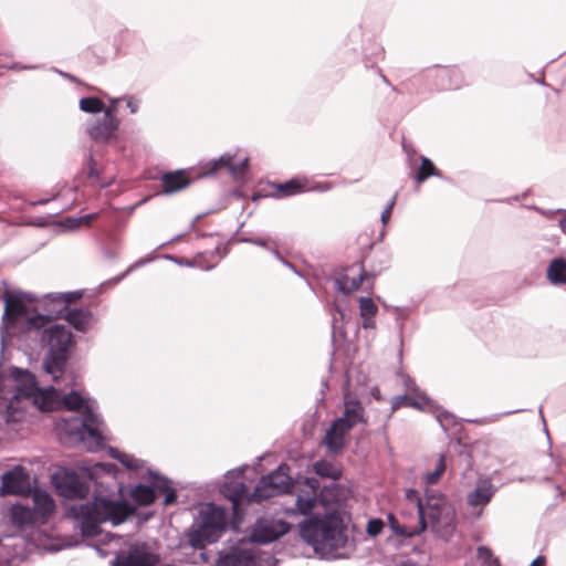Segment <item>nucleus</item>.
Here are the masks:
<instances>
[{"label":"nucleus","mask_w":566,"mask_h":566,"mask_svg":"<svg viewBox=\"0 0 566 566\" xmlns=\"http://www.w3.org/2000/svg\"><path fill=\"white\" fill-rule=\"evenodd\" d=\"M395 201H396V196L391 199V201L389 202L388 207L382 211V213H381V221L384 223H387V221L390 219L391 210L394 208Z\"/></svg>","instance_id":"48"},{"label":"nucleus","mask_w":566,"mask_h":566,"mask_svg":"<svg viewBox=\"0 0 566 566\" xmlns=\"http://www.w3.org/2000/svg\"><path fill=\"white\" fill-rule=\"evenodd\" d=\"M439 78L447 81L446 90H458L463 84V76L457 69H443L440 71Z\"/></svg>","instance_id":"36"},{"label":"nucleus","mask_w":566,"mask_h":566,"mask_svg":"<svg viewBox=\"0 0 566 566\" xmlns=\"http://www.w3.org/2000/svg\"><path fill=\"white\" fill-rule=\"evenodd\" d=\"M117 102H118V99H113L111 106L106 108V109H112V115H115Z\"/></svg>","instance_id":"53"},{"label":"nucleus","mask_w":566,"mask_h":566,"mask_svg":"<svg viewBox=\"0 0 566 566\" xmlns=\"http://www.w3.org/2000/svg\"><path fill=\"white\" fill-rule=\"evenodd\" d=\"M97 426V416L90 406H86L83 412V421L76 430V436L88 451H96L104 447V438Z\"/></svg>","instance_id":"7"},{"label":"nucleus","mask_w":566,"mask_h":566,"mask_svg":"<svg viewBox=\"0 0 566 566\" xmlns=\"http://www.w3.org/2000/svg\"><path fill=\"white\" fill-rule=\"evenodd\" d=\"M87 165H88L87 177L88 178H97L98 172L96 170V163L91 155L88 156Z\"/></svg>","instance_id":"47"},{"label":"nucleus","mask_w":566,"mask_h":566,"mask_svg":"<svg viewBox=\"0 0 566 566\" xmlns=\"http://www.w3.org/2000/svg\"><path fill=\"white\" fill-rule=\"evenodd\" d=\"M122 463L127 468H133L130 462L122 461Z\"/></svg>","instance_id":"55"},{"label":"nucleus","mask_w":566,"mask_h":566,"mask_svg":"<svg viewBox=\"0 0 566 566\" xmlns=\"http://www.w3.org/2000/svg\"><path fill=\"white\" fill-rule=\"evenodd\" d=\"M81 111L90 114H96L104 111V103L98 97H84L80 99Z\"/></svg>","instance_id":"41"},{"label":"nucleus","mask_w":566,"mask_h":566,"mask_svg":"<svg viewBox=\"0 0 566 566\" xmlns=\"http://www.w3.org/2000/svg\"><path fill=\"white\" fill-rule=\"evenodd\" d=\"M313 468H314L315 473L323 478L338 480L342 475V472L339 469H337L334 464H332L331 462L325 461V460L315 462Z\"/></svg>","instance_id":"37"},{"label":"nucleus","mask_w":566,"mask_h":566,"mask_svg":"<svg viewBox=\"0 0 566 566\" xmlns=\"http://www.w3.org/2000/svg\"><path fill=\"white\" fill-rule=\"evenodd\" d=\"M274 195L277 198L295 196L310 190L308 180L306 178H292L285 182L274 184Z\"/></svg>","instance_id":"22"},{"label":"nucleus","mask_w":566,"mask_h":566,"mask_svg":"<svg viewBox=\"0 0 566 566\" xmlns=\"http://www.w3.org/2000/svg\"><path fill=\"white\" fill-rule=\"evenodd\" d=\"M319 482L315 478H305L304 480H297L294 482L290 493L296 496L294 513L302 515H308L315 509L317 502H321L323 506L327 505L325 493L329 491L328 488L318 494Z\"/></svg>","instance_id":"4"},{"label":"nucleus","mask_w":566,"mask_h":566,"mask_svg":"<svg viewBox=\"0 0 566 566\" xmlns=\"http://www.w3.org/2000/svg\"><path fill=\"white\" fill-rule=\"evenodd\" d=\"M216 566H256V554L252 549L235 548L221 555Z\"/></svg>","instance_id":"17"},{"label":"nucleus","mask_w":566,"mask_h":566,"mask_svg":"<svg viewBox=\"0 0 566 566\" xmlns=\"http://www.w3.org/2000/svg\"><path fill=\"white\" fill-rule=\"evenodd\" d=\"M51 318L49 316L44 315H36L31 318H29V324L34 328H42L44 327Z\"/></svg>","instance_id":"45"},{"label":"nucleus","mask_w":566,"mask_h":566,"mask_svg":"<svg viewBox=\"0 0 566 566\" xmlns=\"http://www.w3.org/2000/svg\"><path fill=\"white\" fill-rule=\"evenodd\" d=\"M33 403L42 411L55 410L61 405L60 391L54 387H49L46 389L39 388Z\"/></svg>","instance_id":"21"},{"label":"nucleus","mask_w":566,"mask_h":566,"mask_svg":"<svg viewBox=\"0 0 566 566\" xmlns=\"http://www.w3.org/2000/svg\"><path fill=\"white\" fill-rule=\"evenodd\" d=\"M67 358V354L49 352L44 360V369L52 376L53 381H57L64 374Z\"/></svg>","instance_id":"24"},{"label":"nucleus","mask_w":566,"mask_h":566,"mask_svg":"<svg viewBox=\"0 0 566 566\" xmlns=\"http://www.w3.org/2000/svg\"><path fill=\"white\" fill-rule=\"evenodd\" d=\"M302 537L318 549H336L345 543L342 527L335 518H308L300 525Z\"/></svg>","instance_id":"3"},{"label":"nucleus","mask_w":566,"mask_h":566,"mask_svg":"<svg viewBox=\"0 0 566 566\" xmlns=\"http://www.w3.org/2000/svg\"><path fill=\"white\" fill-rule=\"evenodd\" d=\"M97 217L96 213H91V214H86V216H83L81 217V222L85 223V224H90L93 220H95Z\"/></svg>","instance_id":"52"},{"label":"nucleus","mask_w":566,"mask_h":566,"mask_svg":"<svg viewBox=\"0 0 566 566\" xmlns=\"http://www.w3.org/2000/svg\"><path fill=\"white\" fill-rule=\"evenodd\" d=\"M132 497L139 505H150L155 502L156 499L155 490L151 486L138 484L132 491Z\"/></svg>","instance_id":"35"},{"label":"nucleus","mask_w":566,"mask_h":566,"mask_svg":"<svg viewBox=\"0 0 566 566\" xmlns=\"http://www.w3.org/2000/svg\"><path fill=\"white\" fill-rule=\"evenodd\" d=\"M61 405L71 411H78L81 409L84 411L87 406L85 405L83 397L77 391H71L70 394L64 395L61 399Z\"/></svg>","instance_id":"39"},{"label":"nucleus","mask_w":566,"mask_h":566,"mask_svg":"<svg viewBox=\"0 0 566 566\" xmlns=\"http://www.w3.org/2000/svg\"><path fill=\"white\" fill-rule=\"evenodd\" d=\"M347 432L348 430L343 427V420H335L324 438L326 447L333 452L342 450L344 437Z\"/></svg>","instance_id":"25"},{"label":"nucleus","mask_w":566,"mask_h":566,"mask_svg":"<svg viewBox=\"0 0 566 566\" xmlns=\"http://www.w3.org/2000/svg\"><path fill=\"white\" fill-rule=\"evenodd\" d=\"M83 296V293L81 291H74V292H67V293H60V294H49L46 296V300L51 301L52 303H57L63 305V307L60 310V313L71 311L69 308V305L72 303H75Z\"/></svg>","instance_id":"33"},{"label":"nucleus","mask_w":566,"mask_h":566,"mask_svg":"<svg viewBox=\"0 0 566 566\" xmlns=\"http://www.w3.org/2000/svg\"><path fill=\"white\" fill-rule=\"evenodd\" d=\"M134 510L122 501H113L95 496L93 501L74 504L69 509V514L80 524L82 534L94 537L101 533L99 525L111 522L118 525L132 515Z\"/></svg>","instance_id":"1"},{"label":"nucleus","mask_w":566,"mask_h":566,"mask_svg":"<svg viewBox=\"0 0 566 566\" xmlns=\"http://www.w3.org/2000/svg\"><path fill=\"white\" fill-rule=\"evenodd\" d=\"M376 273H370L365 270L363 263H354L343 270L336 279V285L339 291L349 294L359 290L364 282H367V290L374 289V281Z\"/></svg>","instance_id":"6"},{"label":"nucleus","mask_w":566,"mask_h":566,"mask_svg":"<svg viewBox=\"0 0 566 566\" xmlns=\"http://www.w3.org/2000/svg\"><path fill=\"white\" fill-rule=\"evenodd\" d=\"M378 312V307L375 302L370 297H360L359 298V314L363 318V327L364 328H374L375 321L374 317Z\"/></svg>","instance_id":"31"},{"label":"nucleus","mask_w":566,"mask_h":566,"mask_svg":"<svg viewBox=\"0 0 566 566\" xmlns=\"http://www.w3.org/2000/svg\"><path fill=\"white\" fill-rule=\"evenodd\" d=\"M289 471V465L283 463L269 475L262 476L249 500L261 502L277 494L290 493L294 482Z\"/></svg>","instance_id":"5"},{"label":"nucleus","mask_w":566,"mask_h":566,"mask_svg":"<svg viewBox=\"0 0 566 566\" xmlns=\"http://www.w3.org/2000/svg\"><path fill=\"white\" fill-rule=\"evenodd\" d=\"M11 518L13 524L18 526L33 525L39 520L34 510L23 505H13L11 507Z\"/></svg>","instance_id":"28"},{"label":"nucleus","mask_w":566,"mask_h":566,"mask_svg":"<svg viewBox=\"0 0 566 566\" xmlns=\"http://www.w3.org/2000/svg\"><path fill=\"white\" fill-rule=\"evenodd\" d=\"M407 390L411 391L412 395H398L391 400V411L395 412L401 407H411L415 409H423L428 405V398L424 394L417 391L416 385L412 380H407Z\"/></svg>","instance_id":"14"},{"label":"nucleus","mask_w":566,"mask_h":566,"mask_svg":"<svg viewBox=\"0 0 566 566\" xmlns=\"http://www.w3.org/2000/svg\"><path fill=\"white\" fill-rule=\"evenodd\" d=\"M289 530L290 525L284 521L259 518L252 528L250 541L259 544L271 543L286 534Z\"/></svg>","instance_id":"8"},{"label":"nucleus","mask_w":566,"mask_h":566,"mask_svg":"<svg viewBox=\"0 0 566 566\" xmlns=\"http://www.w3.org/2000/svg\"><path fill=\"white\" fill-rule=\"evenodd\" d=\"M118 127L119 119L112 115V109H105L103 117L90 126L88 135L96 143H107L117 137Z\"/></svg>","instance_id":"12"},{"label":"nucleus","mask_w":566,"mask_h":566,"mask_svg":"<svg viewBox=\"0 0 566 566\" xmlns=\"http://www.w3.org/2000/svg\"><path fill=\"white\" fill-rule=\"evenodd\" d=\"M127 107L130 109V113L135 114L139 107V101L135 97L127 98Z\"/></svg>","instance_id":"50"},{"label":"nucleus","mask_w":566,"mask_h":566,"mask_svg":"<svg viewBox=\"0 0 566 566\" xmlns=\"http://www.w3.org/2000/svg\"><path fill=\"white\" fill-rule=\"evenodd\" d=\"M189 544L197 549L212 543V503L206 505L202 521L195 522L187 533Z\"/></svg>","instance_id":"10"},{"label":"nucleus","mask_w":566,"mask_h":566,"mask_svg":"<svg viewBox=\"0 0 566 566\" xmlns=\"http://www.w3.org/2000/svg\"><path fill=\"white\" fill-rule=\"evenodd\" d=\"M59 490L67 499H83L87 495L90 488L76 473H66L59 483Z\"/></svg>","instance_id":"15"},{"label":"nucleus","mask_w":566,"mask_h":566,"mask_svg":"<svg viewBox=\"0 0 566 566\" xmlns=\"http://www.w3.org/2000/svg\"><path fill=\"white\" fill-rule=\"evenodd\" d=\"M165 494H166V496H165L164 505H170L176 502L177 494L174 489L168 490V492H166Z\"/></svg>","instance_id":"49"},{"label":"nucleus","mask_w":566,"mask_h":566,"mask_svg":"<svg viewBox=\"0 0 566 566\" xmlns=\"http://www.w3.org/2000/svg\"><path fill=\"white\" fill-rule=\"evenodd\" d=\"M418 515L419 521L416 526L401 525L392 514L388 515V523L395 534L403 537H413L421 534L427 528V523L424 522V510L421 500L418 501Z\"/></svg>","instance_id":"16"},{"label":"nucleus","mask_w":566,"mask_h":566,"mask_svg":"<svg viewBox=\"0 0 566 566\" xmlns=\"http://www.w3.org/2000/svg\"><path fill=\"white\" fill-rule=\"evenodd\" d=\"M42 340L49 346V352L67 354L73 344V335L63 325H52L44 329Z\"/></svg>","instance_id":"13"},{"label":"nucleus","mask_w":566,"mask_h":566,"mask_svg":"<svg viewBox=\"0 0 566 566\" xmlns=\"http://www.w3.org/2000/svg\"><path fill=\"white\" fill-rule=\"evenodd\" d=\"M495 493V488L490 481H482L478 483L475 489L468 493L467 495V503L469 506L476 507L482 506L484 507L490 503L493 495Z\"/></svg>","instance_id":"20"},{"label":"nucleus","mask_w":566,"mask_h":566,"mask_svg":"<svg viewBox=\"0 0 566 566\" xmlns=\"http://www.w3.org/2000/svg\"><path fill=\"white\" fill-rule=\"evenodd\" d=\"M423 504L424 518L428 517L432 532L444 541H449L457 531V513L454 505L436 491L426 492Z\"/></svg>","instance_id":"2"},{"label":"nucleus","mask_w":566,"mask_h":566,"mask_svg":"<svg viewBox=\"0 0 566 566\" xmlns=\"http://www.w3.org/2000/svg\"><path fill=\"white\" fill-rule=\"evenodd\" d=\"M27 305L18 296L8 294L6 297V307L3 322L8 328L13 327L17 321L27 314Z\"/></svg>","instance_id":"19"},{"label":"nucleus","mask_w":566,"mask_h":566,"mask_svg":"<svg viewBox=\"0 0 566 566\" xmlns=\"http://www.w3.org/2000/svg\"><path fill=\"white\" fill-rule=\"evenodd\" d=\"M446 469H447L446 458H444V455H440L439 460L436 463L433 471L428 472L424 475L423 480H424L426 484H428V485L437 484L440 481L443 473L446 472Z\"/></svg>","instance_id":"40"},{"label":"nucleus","mask_w":566,"mask_h":566,"mask_svg":"<svg viewBox=\"0 0 566 566\" xmlns=\"http://www.w3.org/2000/svg\"><path fill=\"white\" fill-rule=\"evenodd\" d=\"M440 172L434 164L427 157H421V165L416 175V181L422 184L431 176H439Z\"/></svg>","instance_id":"38"},{"label":"nucleus","mask_w":566,"mask_h":566,"mask_svg":"<svg viewBox=\"0 0 566 566\" xmlns=\"http://www.w3.org/2000/svg\"><path fill=\"white\" fill-rule=\"evenodd\" d=\"M223 493L231 501L232 509L237 512L239 504L247 497V488L242 482H234L231 488L227 486Z\"/></svg>","instance_id":"34"},{"label":"nucleus","mask_w":566,"mask_h":566,"mask_svg":"<svg viewBox=\"0 0 566 566\" xmlns=\"http://www.w3.org/2000/svg\"><path fill=\"white\" fill-rule=\"evenodd\" d=\"M226 527V511L222 507L214 505V537L218 533L222 532ZM217 538H214V542Z\"/></svg>","instance_id":"42"},{"label":"nucleus","mask_w":566,"mask_h":566,"mask_svg":"<svg viewBox=\"0 0 566 566\" xmlns=\"http://www.w3.org/2000/svg\"><path fill=\"white\" fill-rule=\"evenodd\" d=\"M39 387L36 386L35 377L28 373H23L22 382L17 386L14 398H32L34 400Z\"/></svg>","instance_id":"30"},{"label":"nucleus","mask_w":566,"mask_h":566,"mask_svg":"<svg viewBox=\"0 0 566 566\" xmlns=\"http://www.w3.org/2000/svg\"><path fill=\"white\" fill-rule=\"evenodd\" d=\"M158 563L159 556L149 552L145 545H132L115 557L113 566H156Z\"/></svg>","instance_id":"9"},{"label":"nucleus","mask_w":566,"mask_h":566,"mask_svg":"<svg viewBox=\"0 0 566 566\" xmlns=\"http://www.w3.org/2000/svg\"><path fill=\"white\" fill-rule=\"evenodd\" d=\"M559 227L562 231L566 234V217L559 221Z\"/></svg>","instance_id":"54"},{"label":"nucleus","mask_w":566,"mask_h":566,"mask_svg":"<svg viewBox=\"0 0 566 566\" xmlns=\"http://www.w3.org/2000/svg\"><path fill=\"white\" fill-rule=\"evenodd\" d=\"M34 501V511L36 512V517L45 518L50 516L55 509V504L53 499L48 493L36 492L33 496Z\"/></svg>","instance_id":"32"},{"label":"nucleus","mask_w":566,"mask_h":566,"mask_svg":"<svg viewBox=\"0 0 566 566\" xmlns=\"http://www.w3.org/2000/svg\"><path fill=\"white\" fill-rule=\"evenodd\" d=\"M478 557L485 563H489L490 566H500V562L496 557L493 556L492 551L486 546H479L478 549Z\"/></svg>","instance_id":"43"},{"label":"nucleus","mask_w":566,"mask_h":566,"mask_svg":"<svg viewBox=\"0 0 566 566\" xmlns=\"http://www.w3.org/2000/svg\"><path fill=\"white\" fill-rule=\"evenodd\" d=\"M1 482L0 493L2 495H22L29 493L31 490L29 474L21 465L4 472L1 476Z\"/></svg>","instance_id":"11"},{"label":"nucleus","mask_w":566,"mask_h":566,"mask_svg":"<svg viewBox=\"0 0 566 566\" xmlns=\"http://www.w3.org/2000/svg\"><path fill=\"white\" fill-rule=\"evenodd\" d=\"M345 430H350L356 423L363 420V407L359 401L350 400L345 402V412L342 418Z\"/></svg>","instance_id":"27"},{"label":"nucleus","mask_w":566,"mask_h":566,"mask_svg":"<svg viewBox=\"0 0 566 566\" xmlns=\"http://www.w3.org/2000/svg\"><path fill=\"white\" fill-rule=\"evenodd\" d=\"M63 317L78 332H86L93 321V314L87 308H74L63 314Z\"/></svg>","instance_id":"23"},{"label":"nucleus","mask_w":566,"mask_h":566,"mask_svg":"<svg viewBox=\"0 0 566 566\" xmlns=\"http://www.w3.org/2000/svg\"><path fill=\"white\" fill-rule=\"evenodd\" d=\"M155 489H157L159 492L166 493L168 490H171V485L169 480L167 479H158L155 481Z\"/></svg>","instance_id":"46"},{"label":"nucleus","mask_w":566,"mask_h":566,"mask_svg":"<svg viewBox=\"0 0 566 566\" xmlns=\"http://www.w3.org/2000/svg\"><path fill=\"white\" fill-rule=\"evenodd\" d=\"M384 528V522L379 518L370 520L367 524V533L371 536H377Z\"/></svg>","instance_id":"44"},{"label":"nucleus","mask_w":566,"mask_h":566,"mask_svg":"<svg viewBox=\"0 0 566 566\" xmlns=\"http://www.w3.org/2000/svg\"><path fill=\"white\" fill-rule=\"evenodd\" d=\"M248 161L249 159L247 157L235 163L232 156H221L218 160H214L213 167L214 171L226 167L233 177L239 178L245 174Z\"/></svg>","instance_id":"26"},{"label":"nucleus","mask_w":566,"mask_h":566,"mask_svg":"<svg viewBox=\"0 0 566 566\" xmlns=\"http://www.w3.org/2000/svg\"><path fill=\"white\" fill-rule=\"evenodd\" d=\"M547 279L552 284H566V260L553 259L547 268Z\"/></svg>","instance_id":"29"},{"label":"nucleus","mask_w":566,"mask_h":566,"mask_svg":"<svg viewBox=\"0 0 566 566\" xmlns=\"http://www.w3.org/2000/svg\"><path fill=\"white\" fill-rule=\"evenodd\" d=\"M191 178L186 170H175L163 174L160 184L163 192L170 195L180 191L190 185Z\"/></svg>","instance_id":"18"},{"label":"nucleus","mask_w":566,"mask_h":566,"mask_svg":"<svg viewBox=\"0 0 566 566\" xmlns=\"http://www.w3.org/2000/svg\"><path fill=\"white\" fill-rule=\"evenodd\" d=\"M546 565V557L545 556H538L536 557L530 566H545Z\"/></svg>","instance_id":"51"}]
</instances>
